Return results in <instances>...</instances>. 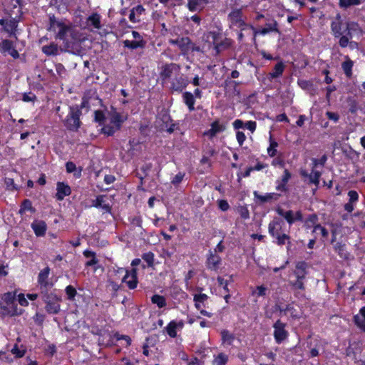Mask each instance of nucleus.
I'll list each match as a JSON object with an SVG mask.
<instances>
[{
  "mask_svg": "<svg viewBox=\"0 0 365 365\" xmlns=\"http://www.w3.org/2000/svg\"><path fill=\"white\" fill-rule=\"evenodd\" d=\"M125 120L126 116L115 110L108 113L107 115L103 110L95 111V120L101 125L98 130L107 135H111L119 130Z\"/></svg>",
  "mask_w": 365,
  "mask_h": 365,
  "instance_id": "nucleus-1",
  "label": "nucleus"
},
{
  "mask_svg": "<svg viewBox=\"0 0 365 365\" xmlns=\"http://www.w3.org/2000/svg\"><path fill=\"white\" fill-rule=\"evenodd\" d=\"M58 31L56 34V38L62 40L65 43L66 48H73L76 41L82 42L87 38L81 36L76 29H73L62 24H58Z\"/></svg>",
  "mask_w": 365,
  "mask_h": 365,
  "instance_id": "nucleus-2",
  "label": "nucleus"
},
{
  "mask_svg": "<svg viewBox=\"0 0 365 365\" xmlns=\"http://www.w3.org/2000/svg\"><path fill=\"white\" fill-rule=\"evenodd\" d=\"M73 23L76 27L83 31L81 36H89L91 32V11L90 6H79L75 11Z\"/></svg>",
  "mask_w": 365,
  "mask_h": 365,
  "instance_id": "nucleus-3",
  "label": "nucleus"
},
{
  "mask_svg": "<svg viewBox=\"0 0 365 365\" xmlns=\"http://www.w3.org/2000/svg\"><path fill=\"white\" fill-rule=\"evenodd\" d=\"M228 22L230 28L232 29H240L241 31H248L252 34L253 39L255 38L257 31L255 29L247 24L243 19L242 13L240 9H234L228 15Z\"/></svg>",
  "mask_w": 365,
  "mask_h": 365,
  "instance_id": "nucleus-4",
  "label": "nucleus"
},
{
  "mask_svg": "<svg viewBox=\"0 0 365 365\" xmlns=\"http://www.w3.org/2000/svg\"><path fill=\"white\" fill-rule=\"evenodd\" d=\"M42 299L46 304L45 309L49 314H56L60 311L61 298L49 289L41 292Z\"/></svg>",
  "mask_w": 365,
  "mask_h": 365,
  "instance_id": "nucleus-5",
  "label": "nucleus"
},
{
  "mask_svg": "<svg viewBox=\"0 0 365 365\" xmlns=\"http://www.w3.org/2000/svg\"><path fill=\"white\" fill-rule=\"evenodd\" d=\"M362 31L358 24L355 22H349L345 27V34L339 38V43L341 47H346L349 44V40L356 36H360Z\"/></svg>",
  "mask_w": 365,
  "mask_h": 365,
  "instance_id": "nucleus-6",
  "label": "nucleus"
},
{
  "mask_svg": "<svg viewBox=\"0 0 365 365\" xmlns=\"http://www.w3.org/2000/svg\"><path fill=\"white\" fill-rule=\"evenodd\" d=\"M69 109L70 111L64 121V125L70 130H77L81 124L79 117L81 111L77 106L70 107Z\"/></svg>",
  "mask_w": 365,
  "mask_h": 365,
  "instance_id": "nucleus-7",
  "label": "nucleus"
},
{
  "mask_svg": "<svg viewBox=\"0 0 365 365\" xmlns=\"http://www.w3.org/2000/svg\"><path fill=\"white\" fill-rule=\"evenodd\" d=\"M169 43L177 46L182 53L186 54L190 51H198V47H195L188 37L177 38L176 39L169 40Z\"/></svg>",
  "mask_w": 365,
  "mask_h": 365,
  "instance_id": "nucleus-8",
  "label": "nucleus"
},
{
  "mask_svg": "<svg viewBox=\"0 0 365 365\" xmlns=\"http://www.w3.org/2000/svg\"><path fill=\"white\" fill-rule=\"evenodd\" d=\"M286 324L277 320L273 325V336L277 344H281L287 339L289 332L286 329Z\"/></svg>",
  "mask_w": 365,
  "mask_h": 365,
  "instance_id": "nucleus-9",
  "label": "nucleus"
},
{
  "mask_svg": "<svg viewBox=\"0 0 365 365\" xmlns=\"http://www.w3.org/2000/svg\"><path fill=\"white\" fill-rule=\"evenodd\" d=\"M50 268L46 267L41 270L38 276V283L39 284L41 292L50 289L53 286V282L48 280Z\"/></svg>",
  "mask_w": 365,
  "mask_h": 365,
  "instance_id": "nucleus-10",
  "label": "nucleus"
},
{
  "mask_svg": "<svg viewBox=\"0 0 365 365\" xmlns=\"http://www.w3.org/2000/svg\"><path fill=\"white\" fill-rule=\"evenodd\" d=\"M225 129L226 125L217 120L212 122L210 125V128L204 132V135L208 137L210 139H212L217 135L224 132Z\"/></svg>",
  "mask_w": 365,
  "mask_h": 365,
  "instance_id": "nucleus-11",
  "label": "nucleus"
},
{
  "mask_svg": "<svg viewBox=\"0 0 365 365\" xmlns=\"http://www.w3.org/2000/svg\"><path fill=\"white\" fill-rule=\"evenodd\" d=\"M277 213L282 216L289 224H292L295 221L302 220V215L300 211L293 212L292 210L284 211L282 209H278Z\"/></svg>",
  "mask_w": 365,
  "mask_h": 365,
  "instance_id": "nucleus-12",
  "label": "nucleus"
},
{
  "mask_svg": "<svg viewBox=\"0 0 365 365\" xmlns=\"http://www.w3.org/2000/svg\"><path fill=\"white\" fill-rule=\"evenodd\" d=\"M284 225V222L279 219H274L271 221L268 226L269 234L272 237H275L277 235L284 233L283 232V227Z\"/></svg>",
  "mask_w": 365,
  "mask_h": 365,
  "instance_id": "nucleus-13",
  "label": "nucleus"
},
{
  "mask_svg": "<svg viewBox=\"0 0 365 365\" xmlns=\"http://www.w3.org/2000/svg\"><path fill=\"white\" fill-rule=\"evenodd\" d=\"M221 264V257L213 252H209L206 266L209 269L217 271Z\"/></svg>",
  "mask_w": 365,
  "mask_h": 365,
  "instance_id": "nucleus-14",
  "label": "nucleus"
},
{
  "mask_svg": "<svg viewBox=\"0 0 365 365\" xmlns=\"http://www.w3.org/2000/svg\"><path fill=\"white\" fill-rule=\"evenodd\" d=\"M31 226L37 237H43L46 235L47 225L43 220H36Z\"/></svg>",
  "mask_w": 365,
  "mask_h": 365,
  "instance_id": "nucleus-15",
  "label": "nucleus"
},
{
  "mask_svg": "<svg viewBox=\"0 0 365 365\" xmlns=\"http://www.w3.org/2000/svg\"><path fill=\"white\" fill-rule=\"evenodd\" d=\"M123 282L125 283L130 289H135L138 283L136 270L133 269L130 272L125 271V274L123 278Z\"/></svg>",
  "mask_w": 365,
  "mask_h": 365,
  "instance_id": "nucleus-16",
  "label": "nucleus"
},
{
  "mask_svg": "<svg viewBox=\"0 0 365 365\" xmlns=\"http://www.w3.org/2000/svg\"><path fill=\"white\" fill-rule=\"evenodd\" d=\"M56 190L57 192L56 194V197L58 200H63L66 196L69 195L71 192V187L68 185L61 182H58L57 183Z\"/></svg>",
  "mask_w": 365,
  "mask_h": 365,
  "instance_id": "nucleus-17",
  "label": "nucleus"
},
{
  "mask_svg": "<svg viewBox=\"0 0 365 365\" xmlns=\"http://www.w3.org/2000/svg\"><path fill=\"white\" fill-rule=\"evenodd\" d=\"M184 326V323L182 321L180 322H175V321H171L165 327L166 331L168 334L172 337L174 338L177 336V331L178 330H180L182 329Z\"/></svg>",
  "mask_w": 365,
  "mask_h": 365,
  "instance_id": "nucleus-18",
  "label": "nucleus"
},
{
  "mask_svg": "<svg viewBox=\"0 0 365 365\" xmlns=\"http://www.w3.org/2000/svg\"><path fill=\"white\" fill-rule=\"evenodd\" d=\"M331 31L336 38H341L345 34V28L343 27L340 18L332 21L331 25Z\"/></svg>",
  "mask_w": 365,
  "mask_h": 365,
  "instance_id": "nucleus-19",
  "label": "nucleus"
},
{
  "mask_svg": "<svg viewBox=\"0 0 365 365\" xmlns=\"http://www.w3.org/2000/svg\"><path fill=\"white\" fill-rule=\"evenodd\" d=\"M208 4V0H187V8L191 11H200Z\"/></svg>",
  "mask_w": 365,
  "mask_h": 365,
  "instance_id": "nucleus-20",
  "label": "nucleus"
},
{
  "mask_svg": "<svg viewBox=\"0 0 365 365\" xmlns=\"http://www.w3.org/2000/svg\"><path fill=\"white\" fill-rule=\"evenodd\" d=\"M93 28L100 30L98 33L101 36L108 33L105 24L101 23V16L98 14L93 13Z\"/></svg>",
  "mask_w": 365,
  "mask_h": 365,
  "instance_id": "nucleus-21",
  "label": "nucleus"
},
{
  "mask_svg": "<svg viewBox=\"0 0 365 365\" xmlns=\"http://www.w3.org/2000/svg\"><path fill=\"white\" fill-rule=\"evenodd\" d=\"M145 11V9L141 5L133 7L129 14V20L133 23H137L140 21V16Z\"/></svg>",
  "mask_w": 365,
  "mask_h": 365,
  "instance_id": "nucleus-22",
  "label": "nucleus"
},
{
  "mask_svg": "<svg viewBox=\"0 0 365 365\" xmlns=\"http://www.w3.org/2000/svg\"><path fill=\"white\" fill-rule=\"evenodd\" d=\"M354 319L357 327L365 332V307L360 309L359 314L354 316Z\"/></svg>",
  "mask_w": 365,
  "mask_h": 365,
  "instance_id": "nucleus-23",
  "label": "nucleus"
},
{
  "mask_svg": "<svg viewBox=\"0 0 365 365\" xmlns=\"http://www.w3.org/2000/svg\"><path fill=\"white\" fill-rule=\"evenodd\" d=\"M180 66L175 63L166 64L163 67L161 71V76L166 78H170L173 72H178L180 71Z\"/></svg>",
  "mask_w": 365,
  "mask_h": 365,
  "instance_id": "nucleus-24",
  "label": "nucleus"
},
{
  "mask_svg": "<svg viewBox=\"0 0 365 365\" xmlns=\"http://www.w3.org/2000/svg\"><path fill=\"white\" fill-rule=\"evenodd\" d=\"M93 205L96 207L101 208L105 212L110 211L109 198L107 196L101 195L98 197L96 200V204Z\"/></svg>",
  "mask_w": 365,
  "mask_h": 365,
  "instance_id": "nucleus-25",
  "label": "nucleus"
},
{
  "mask_svg": "<svg viewBox=\"0 0 365 365\" xmlns=\"http://www.w3.org/2000/svg\"><path fill=\"white\" fill-rule=\"evenodd\" d=\"M291 178L290 173L285 169L284 170L283 175L280 180L277 181V190L279 191H284L286 190V185L288 182L289 180Z\"/></svg>",
  "mask_w": 365,
  "mask_h": 365,
  "instance_id": "nucleus-26",
  "label": "nucleus"
},
{
  "mask_svg": "<svg viewBox=\"0 0 365 365\" xmlns=\"http://www.w3.org/2000/svg\"><path fill=\"white\" fill-rule=\"evenodd\" d=\"M18 26V23L16 19H12L6 23L4 28V31L9 34L10 36H16V30Z\"/></svg>",
  "mask_w": 365,
  "mask_h": 365,
  "instance_id": "nucleus-27",
  "label": "nucleus"
},
{
  "mask_svg": "<svg viewBox=\"0 0 365 365\" xmlns=\"http://www.w3.org/2000/svg\"><path fill=\"white\" fill-rule=\"evenodd\" d=\"M222 342L223 344L230 346L235 340V336L228 330H222L221 331Z\"/></svg>",
  "mask_w": 365,
  "mask_h": 365,
  "instance_id": "nucleus-28",
  "label": "nucleus"
},
{
  "mask_svg": "<svg viewBox=\"0 0 365 365\" xmlns=\"http://www.w3.org/2000/svg\"><path fill=\"white\" fill-rule=\"evenodd\" d=\"M306 267L307 265L304 262H298L296 265V269L294 271V274L296 278L304 279L306 276Z\"/></svg>",
  "mask_w": 365,
  "mask_h": 365,
  "instance_id": "nucleus-29",
  "label": "nucleus"
},
{
  "mask_svg": "<svg viewBox=\"0 0 365 365\" xmlns=\"http://www.w3.org/2000/svg\"><path fill=\"white\" fill-rule=\"evenodd\" d=\"M123 44L126 48L135 49L138 48H143L145 46V41L143 40H125Z\"/></svg>",
  "mask_w": 365,
  "mask_h": 365,
  "instance_id": "nucleus-30",
  "label": "nucleus"
},
{
  "mask_svg": "<svg viewBox=\"0 0 365 365\" xmlns=\"http://www.w3.org/2000/svg\"><path fill=\"white\" fill-rule=\"evenodd\" d=\"M42 51L47 56H56L58 53V47L57 44L51 43L49 45L43 46Z\"/></svg>",
  "mask_w": 365,
  "mask_h": 365,
  "instance_id": "nucleus-31",
  "label": "nucleus"
},
{
  "mask_svg": "<svg viewBox=\"0 0 365 365\" xmlns=\"http://www.w3.org/2000/svg\"><path fill=\"white\" fill-rule=\"evenodd\" d=\"M187 85V80L180 76L175 79L173 83V88L175 91H182Z\"/></svg>",
  "mask_w": 365,
  "mask_h": 365,
  "instance_id": "nucleus-32",
  "label": "nucleus"
},
{
  "mask_svg": "<svg viewBox=\"0 0 365 365\" xmlns=\"http://www.w3.org/2000/svg\"><path fill=\"white\" fill-rule=\"evenodd\" d=\"M15 297H16V293L15 292H7L5 293L2 297L3 302L4 304H6L9 307H16V304H15Z\"/></svg>",
  "mask_w": 365,
  "mask_h": 365,
  "instance_id": "nucleus-33",
  "label": "nucleus"
},
{
  "mask_svg": "<svg viewBox=\"0 0 365 365\" xmlns=\"http://www.w3.org/2000/svg\"><path fill=\"white\" fill-rule=\"evenodd\" d=\"M183 100L187 106L189 110L190 111L193 110L195 109L194 104H195V99L193 94L190 92H185L183 93Z\"/></svg>",
  "mask_w": 365,
  "mask_h": 365,
  "instance_id": "nucleus-34",
  "label": "nucleus"
},
{
  "mask_svg": "<svg viewBox=\"0 0 365 365\" xmlns=\"http://www.w3.org/2000/svg\"><path fill=\"white\" fill-rule=\"evenodd\" d=\"M14 47L13 42L8 39H4L0 43V51L3 54L9 53Z\"/></svg>",
  "mask_w": 365,
  "mask_h": 365,
  "instance_id": "nucleus-35",
  "label": "nucleus"
},
{
  "mask_svg": "<svg viewBox=\"0 0 365 365\" xmlns=\"http://www.w3.org/2000/svg\"><path fill=\"white\" fill-rule=\"evenodd\" d=\"M364 1L365 0H339V5L341 8L347 9L352 6L359 5Z\"/></svg>",
  "mask_w": 365,
  "mask_h": 365,
  "instance_id": "nucleus-36",
  "label": "nucleus"
},
{
  "mask_svg": "<svg viewBox=\"0 0 365 365\" xmlns=\"http://www.w3.org/2000/svg\"><path fill=\"white\" fill-rule=\"evenodd\" d=\"M0 309H1V314L14 316L16 314V307H9L4 302H0Z\"/></svg>",
  "mask_w": 365,
  "mask_h": 365,
  "instance_id": "nucleus-37",
  "label": "nucleus"
},
{
  "mask_svg": "<svg viewBox=\"0 0 365 365\" xmlns=\"http://www.w3.org/2000/svg\"><path fill=\"white\" fill-rule=\"evenodd\" d=\"M207 299V296L205 294H195L194 296V301L195 307L200 310L203 307V303Z\"/></svg>",
  "mask_w": 365,
  "mask_h": 365,
  "instance_id": "nucleus-38",
  "label": "nucleus"
},
{
  "mask_svg": "<svg viewBox=\"0 0 365 365\" xmlns=\"http://www.w3.org/2000/svg\"><path fill=\"white\" fill-rule=\"evenodd\" d=\"M284 69V66L282 62L277 63L273 69V71L269 73L270 78H275L282 76Z\"/></svg>",
  "mask_w": 365,
  "mask_h": 365,
  "instance_id": "nucleus-39",
  "label": "nucleus"
},
{
  "mask_svg": "<svg viewBox=\"0 0 365 365\" xmlns=\"http://www.w3.org/2000/svg\"><path fill=\"white\" fill-rule=\"evenodd\" d=\"M277 142L273 139L272 135L269 137V145L267 148V153L270 157H274L277 154Z\"/></svg>",
  "mask_w": 365,
  "mask_h": 365,
  "instance_id": "nucleus-40",
  "label": "nucleus"
},
{
  "mask_svg": "<svg viewBox=\"0 0 365 365\" xmlns=\"http://www.w3.org/2000/svg\"><path fill=\"white\" fill-rule=\"evenodd\" d=\"M151 302L156 304L159 308H163L166 306V300L165 297L159 294H154L151 297Z\"/></svg>",
  "mask_w": 365,
  "mask_h": 365,
  "instance_id": "nucleus-41",
  "label": "nucleus"
},
{
  "mask_svg": "<svg viewBox=\"0 0 365 365\" xmlns=\"http://www.w3.org/2000/svg\"><path fill=\"white\" fill-rule=\"evenodd\" d=\"M98 340L99 345H108L110 341V335L109 332L107 331H103L102 332H101Z\"/></svg>",
  "mask_w": 365,
  "mask_h": 365,
  "instance_id": "nucleus-42",
  "label": "nucleus"
},
{
  "mask_svg": "<svg viewBox=\"0 0 365 365\" xmlns=\"http://www.w3.org/2000/svg\"><path fill=\"white\" fill-rule=\"evenodd\" d=\"M26 210H30L32 212H34L36 211L35 209L32 207L31 201L29 199H26L23 201L21 208L19 210V213L23 214Z\"/></svg>",
  "mask_w": 365,
  "mask_h": 365,
  "instance_id": "nucleus-43",
  "label": "nucleus"
},
{
  "mask_svg": "<svg viewBox=\"0 0 365 365\" xmlns=\"http://www.w3.org/2000/svg\"><path fill=\"white\" fill-rule=\"evenodd\" d=\"M320 176V172L312 169V173L309 175V182L314 184L317 187L319 183Z\"/></svg>",
  "mask_w": 365,
  "mask_h": 365,
  "instance_id": "nucleus-44",
  "label": "nucleus"
},
{
  "mask_svg": "<svg viewBox=\"0 0 365 365\" xmlns=\"http://www.w3.org/2000/svg\"><path fill=\"white\" fill-rule=\"evenodd\" d=\"M303 279H304L296 278V280L290 281L289 284L292 286V289L294 290H304V284Z\"/></svg>",
  "mask_w": 365,
  "mask_h": 365,
  "instance_id": "nucleus-45",
  "label": "nucleus"
},
{
  "mask_svg": "<svg viewBox=\"0 0 365 365\" xmlns=\"http://www.w3.org/2000/svg\"><path fill=\"white\" fill-rule=\"evenodd\" d=\"M228 360V357L225 354L220 353L215 356L213 364L214 365H225Z\"/></svg>",
  "mask_w": 365,
  "mask_h": 365,
  "instance_id": "nucleus-46",
  "label": "nucleus"
},
{
  "mask_svg": "<svg viewBox=\"0 0 365 365\" xmlns=\"http://www.w3.org/2000/svg\"><path fill=\"white\" fill-rule=\"evenodd\" d=\"M267 289L266 287L261 285L256 287L255 289L252 290V294L254 297H264L267 294Z\"/></svg>",
  "mask_w": 365,
  "mask_h": 365,
  "instance_id": "nucleus-47",
  "label": "nucleus"
},
{
  "mask_svg": "<svg viewBox=\"0 0 365 365\" xmlns=\"http://www.w3.org/2000/svg\"><path fill=\"white\" fill-rule=\"evenodd\" d=\"M274 239L276 240L275 242L279 245H283L287 242H288V244H290L289 237L285 233H282L277 235V237H274Z\"/></svg>",
  "mask_w": 365,
  "mask_h": 365,
  "instance_id": "nucleus-48",
  "label": "nucleus"
},
{
  "mask_svg": "<svg viewBox=\"0 0 365 365\" xmlns=\"http://www.w3.org/2000/svg\"><path fill=\"white\" fill-rule=\"evenodd\" d=\"M341 66H342V68H343L345 74L347 76H351V69L353 67V62L350 59H348L347 61L342 63Z\"/></svg>",
  "mask_w": 365,
  "mask_h": 365,
  "instance_id": "nucleus-49",
  "label": "nucleus"
},
{
  "mask_svg": "<svg viewBox=\"0 0 365 365\" xmlns=\"http://www.w3.org/2000/svg\"><path fill=\"white\" fill-rule=\"evenodd\" d=\"M65 291H66V294L67 295L68 299L73 300L75 296L76 295V289L73 286L68 285L66 287Z\"/></svg>",
  "mask_w": 365,
  "mask_h": 365,
  "instance_id": "nucleus-50",
  "label": "nucleus"
},
{
  "mask_svg": "<svg viewBox=\"0 0 365 365\" xmlns=\"http://www.w3.org/2000/svg\"><path fill=\"white\" fill-rule=\"evenodd\" d=\"M6 189L9 190H17L18 187L14 183V180L11 178H6L4 180Z\"/></svg>",
  "mask_w": 365,
  "mask_h": 365,
  "instance_id": "nucleus-51",
  "label": "nucleus"
},
{
  "mask_svg": "<svg viewBox=\"0 0 365 365\" xmlns=\"http://www.w3.org/2000/svg\"><path fill=\"white\" fill-rule=\"evenodd\" d=\"M255 197L258 199L260 202H264L272 198V194H266L264 195H259L257 191L254 192Z\"/></svg>",
  "mask_w": 365,
  "mask_h": 365,
  "instance_id": "nucleus-52",
  "label": "nucleus"
},
{
  "mask_svg": "<svg viewBox=\"0 0 365 365\" xmlns=\"http://www.w3.org/2000/svg\"><path fill=\"white\" fill-rule=\"evenodd\" d=\"M184 177H185V173H181V172L178 173L173 178V179L171 180L172 184H173L174 185H178V184H180L182 182Z\"/></svg>",
  "mask_w": 365,
  "mask_h": 365,
  "instance_id": "nucleus-53",
  "label": "nucleus"
},
{
  "mask_svg": "<svg viewBox=\"0 0 365 365\" xmlns=\"http://www.w3.org/2000/svg\"><path fill=\"white\" fill-rule=\"evenodd\" d=\"M11 353L14 354L16 358H21L24 355L25 351L19 349L18 345L15 344L11 349Z\"/></svg>",
  "mask_w": 365,
  "mask_h": 365,
  "instance_id": "nucleus-54",
  "label": "nucleus"
},
{
  "mask_svg": "<svg viewBox=\"0 0 365 365\" xmlns=\"http://www.w3.org/2000/svg\"><path fill=\"white\" fill-rule=\"evenodd\" d=\"M317 231H319L324 237H327L328 236V231L324 227H322L320 225H314L313 232L317 233Z\"/></svg>",
  "mask_w": 365,
  "mask_h": 365,
  "instance_id": "nucleus-55",
  "label": "nucleus"
},
{
  "mask_svg": "<svg viewBox=\"0 0 365 365\" xmlns=\"http://www.w3.org/2000/svg\"><path fill=\"white\" fill-rule=\"evenodd\" d=\"M348 196L349 197L350 202L355 203L359 200V195L357 192H356L355 190H350L348 192Z\"/></svg>",
  "mask_w": 365,
  "mask_h": 365,
  "instance_id": "nucleus-56",
  "label": "nucleus"
},
{
  "mask_svg": "<svg viewBox=\"0 0 365 365\" xmlns=\"http://www.w3.org/2000/svg\"><path fill=\"white\" fill-rule=\"evenodd\" d=\"M219 208L222 211H227L230 208V205L227 200H220L217 201Z\"/></svg>",
  "mask_w": 365,
  "mask_h": 365,
  "instance_id": "nucleus-57",
  "label": "nucleus"
},
{
  "mask_svg": "<svg viewBox=\"0 0 365 365\" xmlns=\"http://www.w3.org/2000/svg\"><path fill=\"white\" fill-rule=\"evenodd\" d=\"M317 216L316 215H312L307 219V225L308 227L313 226L314 227V225H317Z\"/></svg>",
  "mask_w": 365,
  "mask_h": 365,
  "instance_id": "nucleus-58",
  "label": "nucleus"
},
{
  "mask_svg": "<svg viewBox=\"0 0 365 365\" xmlns=\"http://www.w3.org/2000/svg\"><path fill=\"white\" fill-rule=\"evenodd\" d=\"M236 138L240 145H242L246 139V136L243 132L237 131Z\"/></svg>",
  "mask_w": 365,
  "mask_h": 365,
  "instance_id": "nucleus-59",
  "label": "nucleus"
},
{
  "mask_svg": "<svg viewBox=\"0 0 365 365\" xmlns=\"http://www.w3.org/2000/svg\"><path fill=\"white\" fill-rule=\"evenodd\" d=\"M143 258L148 262V265H152L154 260V255L151 252H148L145 254Z\"/></svg>",
  "mask_w": 365,
  "mask_h": 365,
  "instance_id": "nucleus-60",
  "label": "nucleus"
},
{
  "mask_svg": "<svg viewBox=\"0 0 365 365\" xmlns=\"http://www.w3.org/2000/svg\"><path fill=\"white\" fill-rule=\"evenodd\" d=\"M36 99V96L32 93H24L22 100L25 102L34 101Z\"/></svg>",
  "mask_w": 365,
  "mask_h": 365,
  "instance_id": "nucleus-61",
  "label": "nucleus"
},
{
  "mask_svg": "<svg viewBox=\"0 0 365 365\" xmlns=\"http://www.w3.org/2000/svg\"><path fill=\"white\" fill-rule=\"evenodd\" d=\"M239 213L243 219H248L250 217V213L246 207H240L239 208Z\"/></svg>",
  "mask_w": 365,
  "mask_h": 365,
  "instance_id": "nucleus-62",
  "label": "nucleus"
},
{
  "mask_svg": "<svg viewBox=\"0 0 365 365\" xmlns=\"http://www.w3.org/2000/svg\"><path fill=\"white\" fill-rule=\"evenodd\" d=\"M326 115L329 120H333L334 122H337L339 119V116L336 113L327 111L326 113Z\"/></svg>",
  "mask_w": 365,
  "mask_h": 365,
  "instance_id": "nucleus-63",
  "label": "nucleus"
},
{
  "mask_svg": "<svg viewBox=\"0 0 365 365\" xmlns=\"http://www.w3.org/2000/svg\"><path fill=\"white\" fill-rule=\"evenodd\" d=\"M245 126L247 129L253 133L256 129L257 124L255 121L250 120L245 123Z\"/></svg>",
  "mask_w": 365,
  "mask_h": 365,
  "instance_id": "nucleus-64",
  "label": "nucleus"
}]
</instances>
